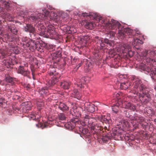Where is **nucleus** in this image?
<instances>
[{
	"instance_id": "6e6552de",
	"label": "nucleus",
	"mask_w": 156,
	"mask_h": 156,
	"mask_svg": "<svg viewBox=\"0 0 156 156\" xmlns=\"http://www.w3.org/2000/svg\"><path fill=\"white\" fill-rule=\"evenodd\" d=\"M123 102L122 104V106L123 108H125L128 109L130 110H134L136 109L135 105L131 104L130 102H128L129 101V97H125L123 99Z\"/></svg>"
},
{
	"instance_id": "7c9ffc66",
	"label": "nucleus",
	"mask_w": 156,
	"mask_h": 156,
	"mask_svg": "<svg viewBox=\"0 0 156 156\" xmlns=\"http://www.w3.org/2000/svg\"><path fill=\"white\" fill-rule=\"evenodd\" d=\"M143 129H145L148 128L149 126V123L146 122L145 120L143 123L140 125Z\"/></svg>"
},
{
	"instance_id": "680f3d73",
	"label": "nucleus",
	"mask_w": 156,
	"mask_h": 156,
	"mask_svg": "<svg viewBox=\"0 0 156 156\" xmlns=\"http://www.w3.org/2000/svg\"><path fill=\"white\" fill-rule=\"evenodd\" d=\"M137 126L136 125V126H135L136 127H137Z\"/></svg>"
},
{
	"instance_id": "9d476101",
	"label": "nucleus",
	"mask_w": 156,
	"mask_h": 156,
	"mask_svg": "<svg viewBox=\"0 0 156 156\" xmlns=\"http://www.w3.org/2000/svg\"><path fill=\"white\" fill-rule=\"evenodd\" d=\"M84 111H87L88 112L93 113L95 111H97L98 108L94 105L89 103H86L84 104Z\"/></svg>"
},
{
	"instance_id": "603ef678",
	"label": "nucleus",
	"mask_w": 156,
	"mask_h": 156,
	"mask_svg": "<svg viewBox=\"0 0 156 156\" xmlns=\"http://www.w3.org/2000/svg\"><path fill=\"white\" fill-rule=\"evenodd\" d=\"M40 126L41 127H42V126H43V124L41 123H40V124H36V126L37 127H39V126Z\"/></svg>"
},
{
	"instance_id": "b1692460",
	"label": "nucleus",
	"mask_w": 156,
	"mask_h": 156,
	"mask_svg": "<svg viewBox=\"0 0 156 156\" xmlns=\"http://www.w3.org/2000/svg\"><path fill=\"white\" fill-rule=\"evenodd\" d=\"M82 109V108H81L80 107H78L76 110L75 111V112L73 113L72 115L77 117H79V116H80V117L83 118V115H84V114L85 113V112L82 111V114H80V113H76V111H77L78 110H81Z\"/></svg>"
},
{
	"instance_id": "79ce46f5",
	"label": "nucleus",
	"mask_w": 156,
	"mask_h": 156,
	"mask_svg": "<svg viewBox=\"0 0 156 156\" xmlns=\"http://www.w3.org/2000/svg\"><path fill=\"white\" fill-rule=\"evenodd\" d=\"M74 98L80 99L81 98V95L79 93H78L77 94H75L74 96Z\"/></svg>"
},
{
	"instance_id": "e433bc0d",
	"label": "nucleus",
	"mask_w": 156,
	"mask_h": 156,
	"mask_svg": "<svg viewBox=\"0 0 156 156\" xmlns=\"http://www.w3.org/2000/svg\"><path fill=\"white\" fill-rule=\"evenodd\" d=\"M48 90L44 88H41L39 91V93L41 94H46L47 93Z\"/></svg>"
},
{
	"instance_id": "49530a36",
	"label": "nucleus",
	"mask_w": 156,
	"mask_h": 156,
	"mask_svg": "<svg viewBox=\"0 0 156 156\" xmlns=\"http://www.w3.org/2000/svg\"><path fill=\"white\" fill-rule=\"evenodd\" d=\"M5 99L3 98H0V106L2 105L3 104V102H5Z\"/></svg>"
},
{
	"instance_id": "4468645a",
	"label": "nucleus",
	"mask_w": 156,
	"mask_h": 156,
	"mask_svg": "<svg viewBox=\"0 0 156 156\" xmlns=\"http://www.w3.org/2000/svg\"><path fill=\"white\" fill-rule=\"evenodd\" d=\"M47 33V35L48 37L51 36V37H53L55 35L56 32L54 27L52 25H49L48 27Z\"/></svg>"
},
{
	"instance_id": "ea45409f",
	"label": "nucleus",
	"mask_w": 156,
	"mask_h": 156,
	"mask_svg": "<svg viewBox=\"0 0 156 156\" xmlns=\"http://www.w3.org/2000/svg\"><path fill=\"white\" fill-rule=\"evenodd\" d=\"M76 30L75 29H73V28L70 27L68 33L69 34L70 33H76Z\"/></svg>"
},
{
	"instance_id": "1a4fd4ad",
	"label": "nucleus",
	"mask_w": 156,
	"mask_h": 156,
	"mask_svg": "<svg viewBox=\"0 0 156 156\" xmlns=\"http://www.w3.org/2000/svg\"><path fill=\"white\" fill-rule=\"evenodd\" d=\"M131 123L133 124V125H135L136 123L138 124H140V125L145 120L144 118L142 116H139L137 114L134 115L132 117Z\"/></svg>"
},
{
	"instance_id": "20e7f679",
	"label": "nucleus",
	"mask_w": 156,
	"mask_h": 156,
	"mask_svg": "<svg viewBox=\"0 0 156 156\" xmlns=\"http://www.w3.org/2000/svg\"><path fill=\"white\" fill-rule=\"evenodd\" d=\"M84 118L83 125H87L91 129L94 130V126L96 123H95V119L94 117H91L86 113L83 115Z\"/></svg>"
},
{
	"instance_id": "de8ad7c7",
	"label": "nucleus",
	"mask_w": 156,
	"mask_h": 156,
	"mask_svg": "<svg viewBox=\"0 0 156 156\" xmlns=\"http://www.w3.org/2000/svg\"><path fill=\"white\" fill-rule=\"evenodd\" d=\"M77 60V59L75 58H74L72 60V63L73 65L76 62Z\"/></svg>"
},
{
	"instance_id": "a211bd4d",
	"label": "nucleus",
	"mask_w": 156,
	"mask_h": 156,
	"mask_svg": "<svg viewBox=\"0 0 156 156\" xmlns=\"http://www.w3.org/2000/svg\"><path fill=\"white\" fill-rule=\"evenodd\" d=\"M57 105L58 106V108L60 109L63 112L67 111L69 110V107L67 105L63 102H59Z\"/></svg>"
},
{
	"instance_id": "cd10ccee",
	"label": "nucleus",
	"mask_w": 156,
	"mask_h": 156,
	"mask_svg": "<svg viewBox=\"0 0 156 156\" xmlns=\"http://www.w3.org/2000/svg\"><path fill=\"white\" fill-rule=\"evenodd\" d=\"M80 131L81 132L83 135H89V130L86 128H80Z\"/></svg>"
},
{
	"instance_id": "a19ab883",
	"label": "nucleus",
	"mask_w": 156,
	"mask_h": 156,
	"mask_svg": "<svg viewBox=\"0 0 156 156\" xmlns=\"http://www.w3.org/2000/svg\"><path fill=\"white\" fill-rule=\"evenodd\" d=\"M99 42L101 45V46L102 47V48H103V47L105 46V44H104V42L102 40H99Z\"/></svg>"
},
{
	"instance_id": "58836bf2",
	"label": "nucleus",
	"mask_w": 156,
	"mask_h": 156,
	"mask_svg": "<svg viewBox=\"0 0 156 156\" xmlns=\"http://www.w3.org/2000/svg\"><path fill=\"white\" fill-rule=\"evenodd\" d=\"M78 107H76V106H73L71 109L70 110V113L72 114H73V113L75 112V111L77 109Z\"/></svg>"
},
{
	"instance_id": "5fc2aeb1",
	"label": "nucleus",
	"mask_w": 156,
	"mask_h": 156,
	"mask_svg": "<svg viewBox=\"0 0 156 156\" xmlns=\"http://www.w3.org/2000/svg\"><path fill=\"white\" fill-rule=\"evenodd\" d=\"M80 110H78V111H76V113H80V114H82V113H81V112L80 111Z\"/></svg>"
},
{
	"instance_id": "c9c22d12",
	"label": "nucleus",
	"mask_w": 156,
	"mask_h": 156,
	"mask_svg": "<svg viewBox=\"0 0 156 156\" xmlns=\"http://www.w3.org/2000/svg\"><path fill=\"white\" fill-rule=\"evenodd\" d=\"M118 34H119V36H122V37H125V34L124 32V30H118Z\"/></svg>"
},
{
	"instance_id": "f704fd0d",
	"label": "nucleus",
	"mask_w": 156,
	"mask_h": 156,
	"mask_svg": "<svg viewBox=\"0 0 156 156\" xmlns=\"http://www.w3.org/2000/svg\"><path fill=\"white\" fill-rule=\"evenodd\" d=\"M104 42L110 46H112V42L111 40H108V39L105 38L104 39L103 41Z\"/></svg>"
},
{
	"instance_id": "72a5a7b5",
	"label": "nucleus",
	"mask_w": 156,
	"mask_h": 156,
	"mask_svg": "<svg viewBox=\"0 0 156 156\" xmlns=\"http://www.w3.org/2000/svg\"><path fill=\"white\" fill-rule=\"evenodd\" d=\"M76 84L78 87L82 88L83 87L82 82V80H81L80 79H78L77 80Z\"/></svg>"
},
{
	"instance_id": "39448f33",
	"label": "nucleus",
	"mask_w": 156,
	"mask_h": 156,
	"mask_svg": "<svg viewBox=\"0 0 156 156\" xmlns=\"http://www.w3.org/2000/svg\"><path fill=\"white\" fill-rule=\"evenodd\" d=\"M49 14V12L44 8L42 9V12L39 13L38 15L36 16L34 14H31L30 16L29 19L34 20H35L38 19L41 20L46 19L47 18Z\"/></svg>"
},
{
	"instance_id": "9b49d317",
	"label": "nucleus",
	"mask_w": 156,
	"mask_h": 156,
	"mask_svg": "<svg viewBox=\"0 0 156 156\" xmlns=\"http://www.w3.org/2000/svg\"><path fill=\"white\" fill-rule=\"evenodd\" d=\"M82 15L84 17H86V18H88L89 17L90 18L93 19H98L99 20H101V17H99V16L96 13H94L92 12H90L89 13H82Z\"/></svg>"
},
{
	"instance_id": "7ed1b4c3",
	"label": "nucleus",
	"mask_w": 156,
	"mask_h": 156,
	"mask_svg": "<svg viewBox=\"0 0 156 156\" xmlns=\"http://www.w3.org/2000/svg\"><path fill=\"white\" fill-rule=\"evenodd\" d=\"M143 55L145 58V59H146V61L147 62H149L150 63L147 64H142L140 66V69L144 71H145L148 73H150L151 72H147L145 70H144L143 69H141V66L143 65L147 66L148 65H150L152 67V69L153 70L156 69L153 67V66L151 64L152 62H156V50L152 49V50H145L144 51Z\"/></svg>"
},
{
	"instance_id": "423d86ee",
	"label": "nucleus",
	"mask_w": 156,
	"mask_h": 156,
	"mask_svg": "<svg viewBox=\"0 0 156 156\" xmlns=\"http://www.w3.org/2000/svg\"><path fill=\"white\" fill-rule=\"evenodd\" d=\"M152 67L150 65L147 66L143 65L141 66V68L147 72L151 71V73L150 74V75L151 78L154 81H156V69L153 70L152 69ZM154 89L156 90V87H155ZM154 99L156 100V95L155 96Z\"/></svg>"
},
{
	"instance_id": "37998d69",
	"label": "nucleus",
	"mask_w": 156,
	"mask_h": 156,
	"mask_svg": "<svg viewBox=\"0 0 156 156\" xmlns=\"http://www.w3.org/2000/svg\"><path fill=\"white\" fill-rule=\"evenodd\" d=\"M149 111L148 110V113L149 114H151V115H153L154 113V111L152 109L150 108L149 109Z\"/></svg>"
},
{
	"instance_id": "2eb2a0df",
	"label": "nucleus",
	"mask_w": 156,
	"mask_h": 156,
	"mask_svg": "<svg viewBox=\"0 0 156 156\" xmlns=\"http://www.w3.org/2000/svg\"><path fill=\"white\" fill-rule=\"evenodd\" d=\"M133 76L131 77V80L133 81V80H131V78ZM133 84H132V85H130L129 84V82L122 83H120V87L121 89H123L124 90H126L129 87L130 89L131 90V91H132L133 93H134V91L133 90H132L131 89L130 87L131 86H132L133 85Z\"/></svg>"
},
{
	"instance_id": "412c9836",
	"label": "nucleus",
	"mask_w": 156,
	"mask_h": 156,
	"mask_svg": "<svg viewBox=\"0 0 156 156\" xmlns=\"http://www.w3.org/2000/svg\"><path fill=\"white\" fill-rule=\"evenodd\" d=\"M122 103L118 102L115 105L114 104L113 106H112V111L115 113H117L118 112L119 108V107L123 108L122 106Z\"/></svg>"
},
{
	"instance_id": "a18cd8bd",
	"label": "nucleus",
	"mask_w": 156,
	"mask_h": 156,
	"mask_svg": "<svg viewBox=\"0 0 156 156\" xmlns=\"http://www.w3.org/2000/svg\"><path fill=\"white\" fill-rule=\"evenodd\" d=\"M31 71L32 72V74L33 76V78L34 79V76H35L34 72L35 70L34 68H31Z\"/></svg>"
},
{
	"instance_id": "f257e3e1",
	"label": "nucleus",
	"mask_w": 156,
	"mask_h": 156,
	"mask_svg": "<svg viewBox=\"0 0 156 156\" xmlns=\"http://www.w3.org/2000/svg\"><path fill=\"white\" fill-rule=\"evenodd\" d=\"M124 32L125 36L127 35L130 36L127 37V41L129 43L123 44L122 49L124 50V51H128V52H130L132 46L137 50L139 49L140 46L143 43V42L139 38L140 35V32L138 31H136L129 28H126L124 29Z\"/></svg>"
},
{
	"instance_id": "aec40b11",
	"label": "nucleus",
	"mask_w": 156,
	"mask_h": 156,
	"mask_svg": "<svg viewBox=\"0 0 156 156\" xmlns=\"http://www.w3.org/2000/svg\"><path fill=\"white\" fill-rule=\"evenodd\" d=\"M71 121L70 122H68L66 124V127H67L69 129H74L75 126V123L77 121V120H71Z\"/></svg>"
},
{
	"instance_id": "bf43d9fd",
	"label": "nucleus",
	"mask_w": 156,
	"mask_h": 156,
	"mask_svg": "<svg viewBox=\"0 0 156 156\" xmlns=\"http://www.w3.org/2000/svg\"><path fill=\"white\" fill-rule=\"evenodd\" d=\"M46 125L44 124V126H43V127L42 128V129H43V128H45V127H46Z\"/></svg>"
},
{
	"instance_id": "c756f323",
	"label": "nucleus",
	"mask_w": 156,
	"mask_h": 156,
	"mask_svg": "<svg viewBox=\"0 0 156 156\" xmlns=\"http://www.w3.org/2000/svg\"><path fill=\"white\" fill-rule=\"evenodd\" d=\"M5 81L8 83L12 84L13 83L14 79L9 75H7L5 78Z\"/></svg>"
},
{
	"instance_id": "6ab92c4d",
	"label": "nucleus",
	"mask_w": 156,
	"mask_h": 156,
	"mask_svg": "<svg viewBox=\"0 0 156 156\" xmlns=\"http://www.w3.org/2000/svg\"><path fill=\"white\" fill-rule=\"evenodd\" d=\"M71 83L69 82L63 81L60 83L61 87L64 89H68L70 87Z\"/></svg>"
},
{
	"instance_id": "bb28decb",
	"label": "nucleus",
	"mask_w": 156,
	"mask_h": 156,
	"mask_svg": "<svg viewBox=\"0 0 156 156\" xmlns=\"http://www.w3.org/2000/svg\"><path fill=\"white\" fill-rule=\"evenodd\" d=\"M50 18L51 20L57 21V19L58 18L57 15L54 12H51L50 14Z\"/></svg>"
},
{
	"instance_id": "09e8293b",
	"label": "nucleus",
	"mask_w": 156,
	"mask_h": 156,
	"mask_svg": "<svg viewBox=\"0 0 156 156\" xmlns=\"http://www.w3.org/2000/svg\"><path fill=\"white\" fill-rule=\"evenodd\" d=\"M73 93L74 95L75 94H76L79 93L77 89H75L73 91Z\"/></svg>"
},
{
	"instance_id": "473e14b6",
	"label": "nucleus",
	"mask_w": 156,
	"mask_h": 156,
	"mask_svg": "<svg viewBox=\"0 0 156 156\" xmlns=\"http://www.w3.org/2000/svg\"><path fill=\"white\" fill-rule=\"evenodd\" d=\"M58 118L60 120H64L66 119V117L63 113H61L58 115Z\"/></svg>"
},
{
	"instance_id": "a878e982",
	"label": "nucleus",
	"mask_w": 156,
	"mask_h": 156,
	"mask_svg": "<svg viewBox=\"0 0 156 156\" xmlns=\"http://www.w3.org/2000/svg\"><path fill=\"white\" fill-rule=\"evenodd\" d=\"M0 2L2 3V6L5 7L7 9L10 7V3L8 2H6L3 0H1Z\"/></svg>"
},
{
	"instance_id": "3c124183",
	"label": "nucleus",
	"mask_w": 156,
	"mask_h": 156,
	"mask_svg": "<svg viewBox=\"0 0 156 156\" xmlns=\"http://www.w3.org/2000/svg\"><path fill=\"white\" fill-rule=\"evenodd\" d=\"M109 34L110 35H112V36L113 37L115 35V33L111 31L109 32Z\"/></svg>"
},
{
	"instance_id": "8fccbe9b",
	"label": "nucleus",
	"mask_w": 156,
	"mask_h": 156,
	"mask_svg": "<svg viewBox=\"0 0 156 156\" xmlns=\"http://www.w3.org/2000/svg\"><path fill=\"white\" fill-rule=\"evenodd\" d=\"M80 67V66H76L74 68L73 71L74 72L76 71Z\"/></svg>"
},
{
	"instance_id": "2f4dec72",
	"label": "nucleus",
	"mask_w": 156,
	"mask_h": 156,
	"mask_svg": "<svg viewBox=\"0 0 156 156\" xmlns=\"http://www.w3.org/2000/svg\"><path fill=\"white\" fill-rule=\"evenodd\" d=\"M58 81V79L56 77H54L49 82L51 86H53Z\"/></svg>"
},
{
	"instance_id": "4d7b16f0",
	"label": "nucleus",
	"mask_w": 156,
	"mask_h": 156,
	"mask_svg": "<svg viewBox=\"0 0 156 156\" xmlns=\"http://www.w3.org/2000/svg\"><path fill=\"white\" fill-rule=\"evenodd\" d=\"M104 129H107V127L106 126H104Z\"/></svg>"
},
{
	"instance_id": "c03bdc74",
	"label": "nucleus",
	"mask_w": 156,
	"mask_h": 156,
	"mask_svg": "<svg viewBox=\"0 0 156 156\" xmlns=\"http://www.w3.org/2000/svg\"><path fill=\"white\" fill-rule=\"evenodd\" d=\"M90 39V38L89 36H86L83 37V40L86 41H88Z\"/></svg>"
},
{
	"instance_id": "393cba45",
	"label": "nucleus",
	"mask_w": 156,
	"mask_h": 156,
	"mask_svg": "<svg viewBox=\"0 0 156 156\" xmlns=\"http://www.w3.org/2000/svg\"><path fill=\"white\" fill-rule=\"evenodd\" d=\"M85 27L89 30H92L94 27V24L92 22L87 21L85 25Z\"/></svg>"
},
{
	"instance_id": "f8f14e48",
	"label": "nucleus",
	"mask_w": 156,
	"mask_h": 156,
	"mask_svg": "<svg viewBox=\"0 0 156 156\" xmlns=\"http://www.w3.org/2000/svg\"><path fill=\"white\" fill-rule=\"evenodd\" d=\"M18 73L21 74L23 76L29 77V75L30 73V71L27 70H25L23 66H20L18 70Z\"/></svg>"
},
{
	"instance_id": "052dcab7",
	"label": "nucleus",
	"mask_w": 156,
	"mask_h": 156,
	"mask_svg": "<svg viewBox=\"0 0 156 156\" xmlns=\"http://www.w3.org/2000/svg\"><path fill=\"white\" fill-rule=\"evenodd\" d=\"M103 128V126H101V128L100 129V130H102Z\"/></svg>"
},
{
	"instance_id": "f03ea898",
	"label": "nucleus",
	"mask_w": 156,
	"mask_h": 156,
	"mask_svg": "<svg viewBox=\"0 0 156 156\" xmlns=\"http://www.w3.org/2000/svg\"><path fill=\"white\" fill-rule=\"evenodd\" d=\"M131 80L133 82L130 87L134 91V94L138 95L142 101L145 103L149 102L151 99V93L146 89V87L142 83V80L135 76H133Z\"/></svg>"
},
{
	"instance_id": "0eeeda50",
	"label": "nucleus",
	"mask_w": 156,
	"mask_h": 156,
	"mask_svg": "<svg viewBox=\"0 0 156 156\" xmlns=\"http://www.w3.org/2000/svg\"><path fill=\"white\" fill-rule=\"evenodd\" d=\"M105 24L112 30L119 29L121 26V24L118 21L113 19L111 20V22H106Z\"/></svg>"
},
{
	"instance_id": "864d4df0",
	"label": "nucleus",
	"mask_w": 156,
	"mask_h": 156,
	"mask_svg": "<svg viewBox=\"0 0 156 156\" xmlns=\"http://www.w3.org/2000/svg\"><path fill=\"white\" fill-rule=\"evenodd\" d=\"M49 74L50 75H53L55 74L53 72H50Z\"/></svg>"
},
{
	"instance_id": "c85d7f7f",
	"label": "nucleus",
	"mask_w": 156,
	"mask_h": 156,
	"mask_svg": "<svg viewBox=\"0 0 156 156\" xmlns=\"http://www.w3.org/2000/svg\"><path fill=\"white\" fill-rule=\"evenodd\" d=\"M4 16L5 18H7V20L10 21H12L13 20V19L12 17V16L8 13H4Z\"/></svg>"
},
{
	"instance_id": "ddd939ff",
	"label": "nucleus",
	"mask_w": 156,
	"mask_h": 156,
	"mask_svg": "<svg viewBox=\"0 0 156 156\" xmlns=\"http://www.w3.org/2000/svg\"><path fill=\"white\" fill-rule=\"evenodd\" d=\"M24 30L25 32H29L34 35L36 29L32 24L28 23L24 27Z\"/></svg>"
},
{
	"instance_id": "dca6fc26",
	"label": "nucleus",
	"mask_w": 156,
	"mask_h": 156,
	"mask_svg": "<svg viewBox=\"0 0 156 156\" xmlns=\"http://www.w3.org/2000/svg\"><path fill=\"white\" fill-rule=\"evenodd\" d=\"M113 97L118 99V102L121 103L123 102V99L124 98L126 97H123L122 94L120 92H115L113 94Z\"/></svg>"
},
{
	"instance_id": "f3484780",
	"label": "nucleus",
	"mask_w": 156,
	"mask_h": 156,
	"mask_svg": "<svg viewBox=\"0 0 156 156\" xmlns=\"http://www.w3.org/2000/svg\"><path fill=\"white\" fill-rule=\"evenodd\" d=\"M23 44L25 45L27 47L31 48L33 50L35 49L36 47L35 42L31 40L26 42Z\"/></svg>"
},
{
	"instance_id": "4c0bfd02",
	"label": "nucleus",
	"mask_w": 156,
	"mask_h": 156,
	"mask_svg": "<svg viewBox=\"0 0 156 156\" xmlns=\"http://www.w3.org/2000/svg\"><path fill=\"white\" fill-rule=\"evenodd\" d=\"M102 116L101 115H96L95 117H94V119H95V122L98 120L101 122Z\"/></svg>"
},
{
	"instance_id": "5701e85b",
	"label": "nucleus",
	"mask_w": 156,
	"mask_h": 156,
	"mask_svg": "<svg viewBox=\"0 0 156 156\" xmlns=\"http://www.w3.org/2000/svg\"><path fill=\"white\" fill-rule=\"evenodd\" d=\"M109 117L106 115H102L101 117V122L103 124L105 123L106 124H109Z\"/></svg>"
},
{
	"instance_id": "13d9d810",
	"label": "nucleus",
	"mask_w": 156,
	"mask_h": 156,
	"mask_svg": "<svg viewBox=\"0 0 156 156\" xmlns=\"http://www.w3.org/2000/svg\"><path fill=\"white\" fill-rule=\"evenodd\" d=\"M81 65V62H80V63H79L78 64V65H77V66H80Z\"/></svg>"
},
{
	"instance_id": "6e6d98bb",
	"label": "nucleus",
	"mask_w": 156,
	"mask_h": 156,
	"mask_svg": "<svg viewBox=\"0 0 156 156\" xmlns=\"http://www.w3.org/2000/svg\"><path fill=\"white\" fill-rule=\"evenodd\" d=\"M2 58H4L5 57V53H2Z\"/></svg>"
},
{
	"instance_id": "4be33fe9",
	"label": "nucleus",
	"mask_w": 156,
	"mask_h": 156,
	"mask_svg": "<svg viewBox=\"0 0 156 156\" xmlns=\"http://www.w3.org/2000/svg\"><path fill=\"white\" fill-rule=\"evenodd\" d=\"M8 30L11 32L15 34L17 33L18 30L16 28V27L14 24H12L8 26Z\"/></svg>"
}]
</instances>
